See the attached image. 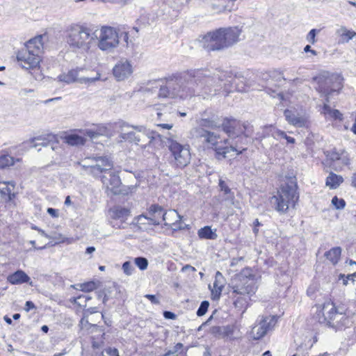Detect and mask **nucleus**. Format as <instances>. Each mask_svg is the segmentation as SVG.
Listing matches in <instances>:
<instances>
[{
  "label": "nucleus",
  "instance_id": "f257e3e1",
  "mask_svg": "<svg viewBox=\"0 0 356 356\" xmlns=\"http://www.w3.org/2000/svg\"><path fill=\"white\" fill-rule=\"evenodd\" d=\"M240 78L232 76L230 72L219 69H195L173 74L165 78V83L160 87L158 96L163 98L186 99L210 94L222 87L227 93L234 90L244 91Z\"/></svg>",
  "mask_w": 356,
  "mask_h": 356
},
{
  "label": "nucleus",
  "instance_id": "f03ea898",
  "mask_svg": "<svg viewBox=\"0 0 356 356\" xmlns=\"http://www.w3.org/2000/svg\"><path fill=\"white\" fill-rule=\"evenodd\" d=\"M314 318L321 324L333 329L341 330L348 327L351 320L345 314L342 307H337L332 302L327 301L315 306Z\"/></svg>",
  "mask_w": 356,
  "mask_h": 356
},
{
  "label": "nucleus",
  "instance_id": "7ed1b4c3",
  "mask_svg": "<svg viewBox=\"0 0 356 356\" xmlns=\"http://www.w3.org/2000/svg\"><path fill=\"white\" fill-rule=\"evenodd\" d=\"M241 34V29L238 26L220 28L203 37V47L207 51L223 50L238 42Z\"/></svg>",
  "mask_w": 356,
  "mask_h": 356
},
{
  "label": "nucleus",
  "instance_id": "20e7f679",
  "mask_svg": "<svg viewBox=\"0 0 356 356\" xmlns=\"http://www.w3.org/2000/svg\"><path fill=\"white\" fill-rule=\"evenodd\" d=\"M66 42L73 51H88L97 39V31L74 24L66 31Z\"/></svg>",
  "mask_w": 356,
  "mask_h": 356
},
{
  "label": "nucleus",
  "instance_id": "39448f33",
  "mask_svg": "<svg viewBox=\"0 0 356 356\" xmlns=\"http://www.w3.org/2000/svg\"><path fill=\"white\" fill-rule=\"evenodd\" d=\"M297 189V184L293 180L282 185L270 198L272 208L280 214H285L290 208H294L299 200Z\"/></svg>",
  "mask_w": 356,
  "mask_h": 356
},
{
  "label": "nucleus",
  "instance_id": "423d86ee",
  "mask_svg": "<svg viewBox=\"0 0 356 356\" xmlns=\"http://www.w3.org/2000/svg\"><path fill=\"white\" fill-rule=\"evenodd\" d=\"M42 38L43 36L40 35L29 40L18 51L17 60L22 68L33 70L39 67L43 49Z\"/></svg>",
  "mask_w": 356,
  "mask_h": 356
},
{
  "label": "nucleus",
  "instance_id": "0eeeda50",
  "mask_svg": "<svg viewBox=\"0 0 356 356\" xmlns=\"http://www.w3.org/2000/svg\"><path fill=\"white\" fill-rule=\"evenodd\" d=\"M318 86L316 90L325 97L327 102L330 98L338 95L343 87V78L338 74L323 72L314 77Z\"/></svg>",
  "mask_w": 356,
  "mask_h": 356
},
{
  "label": "nucleus",
  "instance_id": "6e6552de",
  "mask_svg": "<svg viewBox=\"0 0 356 356\" xmlns=\"http://www.w3.org/2000/svg\"><path fill=\"white\" fill-rule=\"evenodd\" d=\"M122 127H131L136 131H129L127 132H121L119 136L121 141L124 140L129 143H134L135 144L138 145L139 143L142 140V135L147 138L149 140L148 144L151 143L153 140H162L161 134L156 131L147 129L143 125H129V124L123 123Z\"/></svg>",
  "mask_w": 356,
  "mask_h": 356
},
{
  "label": "nucleus",
  "instance_id": "1a4fd4ad",
  "mask_svg": "<svg viewBox=\"0 0 356 356\" xmlns=\"http://www.w3.org/2000/svg\"><path fill=\"white\" fill-rule=\"evenodd\" d=\"M120 35L118 31L111 26H102L97 35V47L103 51L111 52L119 44Z\"/></svg>",
  "mask_w": 356,
  "mask_h": 356
},
{
  "label": "nucleus",
  "instance_id": "9d476101",
  "mask_svg": "<svg viewBox=\"0 0 356 356\" xmlns=\"http://www.w3.org/2000/svg\"><path fill=\"white\" fill-rule=\"evenodd\" d=\"M167 146L173 157L174 165L180 168L188 165L191 161V152L188 145H184L176 140L168 138Z\"/></svg>",
  "mask_w": 356,
  "mask_h": 356
},
{
  "label": "nucleus",
  "instance_id": "9b49d317",
  "mask_svg": "<svg viewBox=\"0 0 356 356\" xmlns=\"http://www.w3.org/2000/svg\"><path fill=\"white\" fill-rule=\"evenodd\" d=\"M231 287L236 295L249 296L254 294L257 285L254 277L237 275L232 280Z\"/></svg>",
  "mask_w": 356,
  "mask_h": 356
},
{
  "label": "nucleus",
  "instance_id": "f8f14e48",
  "mask_svg": "<svg viewBox=\"0 0 356 356\" xmlns=\"http://www.w3.org/2000/svg\"><path fill=\"white\" fill-rule=\"evenodd\" d=\"M192 138L200 143L204 148L216 149L218 146V140L220 139L219 134L206 129L202 127H195L190 131Z\"/></svg>",
  "mask_w": 356,
  "mask_h": 356
},
{
  "label": "nucleus",
  "instance_id": "ddd939ff",
  "mask_svg": "<svg viewBox=\"0 0 356 356\" xmlns=\"http://www.w3.org/2000/svg\"><path fill=\"white\" fill-rule=\"evenodd\" d=\"M275 316H259L250 332L251 337L254 340L263 338L275 325Z\"/></svg>",
  "mask_w": 356,
  "mask_h": 356
},
{
  "label": "nucleus",
  "instance_id": "4468645a",
  "mask_svg": "<svg viewBox=\"0 0 356 356\" xmlns=\"http://www.w3.org/2000/svg\"><path fill=\"white\" fill-rule=\"evenodd\" d=\"M88 161H94L95 164H81V167L86 173L91 175L95 177L99 176L103 172L110 171L113 166V162L106 156L92 157Z\"/></svg>",
  "mask_w": 356,
  "mask_h": 356
},
{
  "label": "nucleus",
  "instance_id": "2eb2a0df",
  "mask_svg": "<svg viewBox=\"0 0 356 356\" xmlns=\"http://www.w3.org/2000/svg\"><path fill=\"white\" fill-rule=\"evenodd\" d=\"M81 70H72L67 73H63L58 76L57 79L60 82H64L67 84H70L74 82H78L80 83H92L99 79L100 74H97L95 77L89 78L84 76H79V72Z\"/></svg>",
  "mask_w": 356,
  "mask_h": 356
},
{
  "label": "nucleus",
  "instance_id": "dca6fc26",
  "mask_svg": "<svg viewBox=\"0 0 356 356\" xmlns=\"http://www.w3.org/2000/svg\"><path fill=\"white\" fill-rule=\"evenodd\" d=\"M223 143L225 146H217L214 150L218 159L220 156L223 159L227 158L231 152H236V155H239L246 150V147H239L238 143L234 142V140H230L227 138L223 140Z\"/></svg>",
  "mask_w": 356,
  "mask_h": 356
},
{
  "label": "nucleus",
  "instance_id": "f3484780",
  "mask_svg": "<svg viewBox=\"0 0 356 356\" xmlns=\"http://www.w3.org/2000/svg\"><path fill=\"white\" fill-rule=\"evenodd\" d=\"M101 181L106 190L113 195L122 193L120 188L122 182L119 175L115 172H108L101 177Z\"/></svg>",
  "mask_w": 356,
  "mask_h": 356
},
{
  "label": "nucleus",
  "instance_id": "a211bd4d",
  "mask_svg": "<svg viewBox=\"0 0 356 356\" xmlns=\"http://www.w3.org/2000/svg\"><path fill=\"white\" fill-rule=\"evenodd\" d=\"M113 73L118 81H123L132 74V65L127 59L122 58L115 64Z\"/></svg>",
  "mask_w": 356,
  "mask_h": 356
},
{
  "label": "nucleus",
  "instance_id": "6ab92c4d",
  "mask_svg": "<svg viewBox=\"0 0 356 356\" xmlns=\"http://www.w3.org/2000/svg\"><path fill=\"white\" fill-rule=\"evenodd\" d=\"M165 211L162 207L158 204H152L149 209V217L145 215L138 216V221L142 222L143 220H147L149 221V225H157L163 221V216Z\"/></svg>",
  "mask_w": 356,
  "mask_h": 356
},
{
  "label": "nucleus",
  "instance_id": "aec40b11",
  "mask_svg": "<svg viewBox=\"0 0 356 356\" xmlns=\"http://www.w3.org/2000/svg\"><path fill=\"white\" fill-rule=\"evenodd\" d=\"M222 127L229 138L241 135V122L236 119H225Z\"/></svg>",
  "mask_w": 356,
  "mask_h": 356
},
{
  "label": "nucleus",
  "instance_id": "412c9836",
  "mask_svg": "<svg viewBox=\"0 0 356 356\" xmlns=\"http://www.w3.org/2000/svg\"><path fill=\"white\" fill-rule=\"evenodd\" d=\"M225 285V279L222 274L220 271H217L215 275V280L213 284V288L209 285V288L211 289V299L213 300H218L221 296L222 289Z\"/></svg>",
  "mask_w": 356,
  "mask_h": 356
},
{
  "label": "nucleus",
  "instance_id": "4be33fe9",
  "mask_svg": "<svg viewBox=\"0 0 356 356\" xmlns=\"http://www.w3.org/2000/svg\"><path fill=\"white\" fill-rule=\"evenodd\" d=\"M15 187V182L0 181V202H9L12 200L15 194L13 192Z\"/></svg>",
  "mask_w": 356,
  "mask_h": 356
},
{
  "label": "nucleus",
  "instance_id": "5701e85b",
  "mask_svg": "<svg viewBox=\"0 0 356 356\" xmlns=\"http://www.w3.org/2000/svg\"><path fill=\"white\" fill-rule=\"evenodd\" d=\"M284 115L288 123L294 127H303L307 124L306 118L295 111L286 109L284 112Z\"/></svg>",
  "mask_w": 356,
  "mask_h": 356
},
{
  "label": "nucleus",
  "instance_id": "b1692460",
  "mask_svg": "<svg viewBox=\"0 0 356 356\" xmlns=\"http://www.w3.org/2000/svg\"><path fill=\"white\" fill-rule=\"evenodd\" d=\"M7 280L9 283L13 285L28 283L30 286H33V282L30 281V277L22 270H18L9 275L7 277Z\"/></svg>",
  "mask_w": 356,
  "mask_h": 356
},
{
  "label": "nucleus",
  "instance_id": "393cba45",
  "mask_svg": "<svg viewBox=\"0 0 356 356\" xmlns=\"http://www.w3.org/2000/svg\"><path fill=\"white\" fill-rule=\"evenodd\" d=\"M163 216V221L165 225L171 226L173 229H180L181 227L178 225L181 220V216L175 210H170L165 212Z\"/></svg>",
  "mask_w": 356,
  "mask_h": 356
},
{
  "label": "nucleus",
  "instance_id": "a878e982",
  "mask_svg": "<svg viewBox=\"0 0 356 356\" xmlns=\"http://www.w3.org/2000/svg\"><path fill=\"white\" fill-rule=\"evenodd\" d=\"M110 217L113 220H120L121 223L124 222L130 216L129 209L116 206L111 208L108 211Z\"/></svg>",
  "mask_w": 356,
  "mask_h": 356
},
{
  "label": "nucleus",
  "instance_id": "bb28decb",
  "mask_svg": "<svg viewBox=\"0 0 356 356\" xmlns=\"http://www.w3.org/2000/svg\"><path fill=\"white\" fill-rule=\"evenodd\" d=\"M335 33L337 37H339V42L342 44L348 43L350 40L356 36L355 31L349 30L343 26L337 29Z\"/></svg>",
  "mask_w": 356,
  "mask_h": 356
},
{
  "label": "nucleus",
  "instance_id": "cd10ccee",
  "mask_svg": "<svg viewBox=\"0 0 356 356\" xmlns=\"http://www.w3.org/2000/svg\"><path fill=\"white\" fill-rule=\"evenodd\" d=\"M218 185L220 188V192L222 193V197L224 200L230 204H233L234 200V193L222 179H220L219 180Z\"/></svg>",
  "mask_w": 356,
  "mask_h": 356
},
{
  "label": "nucleus",
  "instance_id": "c85d7f7f",
  "mask_svg": "<svg viewBox=\"0 0 356 356\" xmlns=\"http://www.w3.org/2000/svg\"><path fill=\"white\" fill-rule=\"evenodd\" d=\"M343 181V178L342 176L330 172L326 179L325 184L330 189H336Z\"/></svg>",
  "mask_w": 356,
  "mask_h": 356
},
{
  "label": "nucleus",
  "instance_id": "c756f323",
  "mask_svg": "<svg viewBox=\"0 0 356 356\" xmlns=\"http://www.w3.org/2000/svg\"><path fill=\"white\" fill-rule=\"evenodd\" d=\"M329 102L325 101L323 105L321 113L324 114L325 118L334 119V120H341L342 114L336 109H332L327 104Z\"/></svg>",
  "mask_w": 356,
  "mask_h": 356
},
{
  "label": "nucleus",
  "instance_id": "7c9ffc66",
  "mask_svg": "<svg viewBox=\"0 0 356 356\" xmlns=\"http://www.w3.org/2000/svg\"><path fill=\"white\" fill-rule=\"evenodd\" d=\"M341 254V248L340 247H335V248H332L329 251H327L325 253V257L332 264L335 265L339 261Z\"/></svg>",
  "mask_w": 356,
  "mask_h": 356
},
{
  "label": "nucleus",
  "instance_id": "2f4dec72",
  "mask_svg": "<svg viewBox=\"0 0 356 356\" xmlns=\"http://www.w3.org/2000/svg\"><path fill=\"white\" fill-rule=\"evenodd\" d=\"M275 127L273 125H266L260 128L257 132L256 139L262 140L267 137H273L274 138Z\"/></svg>",
  "mask_w": 356,
  "mask_h": 356
},
{
  "label": "nucleus",
  "instance_id": "473e14b6",
  "mask_svg": "<svg viewBox=\"0 0 356 356\" xmlns=\"http://www.w3.org/2000/svg\"><path fill=\"white\" fill-rule=\"evenodd\" d=\"M198 236L204 239H216L218 237L216 230H212L211 227L205 226L198 230Z\"/></svg>",
  "mask_w": 356,
  "mask_h": 356
},
{
  "label": "nucleus",
  "instance_id": "72a5a7b5",
  "mask_svg": "<svg viewBox=\"0 0 356 356\" xmlns=\"http://www.w3.org/2000/svg\"><path fill=\"white\" fill-rule=\"evenodd\" d=\"M66 142L70 145H84L86 139L76 134H71L66 138Z\"/></svg>",
  "mask_w": 356,
  "mask_h": 356
},
{
  "label": "nucleus",
  "instance_id": "f704fd0d",
  "mask_svg": "<svg viewBox=\"0 0 356 356\" xmlns=\"http://www.w3.org/2000/svg\"><path fill=\"white\" fill-rule=\"evenodd\" d=\"M253 126L248 122H241V136L247 138L250 137L253 133Z\"/></svg>",
  "mask_w": 356,
  "mask_h": 356
},
{
  "label": "nucleus",
  "instance_id": "c9c22d12",
  "mask_svg": "<svg viewBox=\"0 0 356 356\" xmlns=\"http://www.w3.org/2000/svg\"><path fill=\"white\" fill-rule=\"evenodd\" d=\"M14 164V159L8 154H3L0 156V168L12 165Z\"/></svg>",
  "mask_w": 356,
  "mask_h": 356
},
{
  "label": "nucleus",
  "instance_id": "e433bc0d",
  "mask_svg": "<svg viewBox=\"0 0 356 356\" xmlns=\"http://www.w3.org/2000/svg\"><path fill=\"white\" fill-rule=\"evenodd\" d=\"M80 290L84 292H90L95 290L97 287L96 284L94 282H88L81 284L79 285Z\"/></svg>",
  "mask_w": 356,
  "mask_h": 356
},
{
  "label": "nucleus",
  "instance_id": "4c0bfd02",
  "mask_svg": "<svg viewBox=\"0 0 356 356\" xmlns=\"http://www.w3.org/2000/svg\"><path fill=\"white\" fill-rule=\"evenodd\" d=\"M136 265L142 270H145L148 266V261L146 258L138 257L135 258Z\"/></svg>",
  "mask_w": 356,
  "mask_h": 356
},
{
  "label": "nucleus",
  "instance_id": "58836bf2",
  "mask_svg": "<svg viewBox=\"0 0 356 356\" xmlns=\"http://www.w3.org/2000/svg\"><path fill=\"white\" fill-rule=\"evenodd\" d=\"M209 306V302L207 300L202 301L197 311V315L202 316L206 314Z\"/></svg>",
  "mask_w": 356,
  "mask_h": 356
},
{
  "label": "nucleus",
  "instance_id": "ea45409f",
  "mask_svg": "<svg viewBox=\"0 0 356 356\" xmlns=\"http://www.w3.org/2000/svg\"><path fill=\"white\" fill-rule=\"evenodd\" d=\"M332 203L337 209H342L346 206L345 200L343 199H339L337 196L332 198Z\"/></svg>",
  "mask_w": 356,
  "mask_h": 356
},
{
  "label": "nucleus",
  "instance_id": "a19ab883",
  "mask_svg": "<svg viewBox=\"0 0 356 356\" xmlns=\"http://www.w3.org/2000/svg\"><path fill=\"white\" fill-rule=\"evenodd\" d=\"M215 127H216L215 123L212 120H209L207 119H202L199 122L198 127H202V128L207 129V128L213 129Z\"/></svg>",
  "mask_w": 356,
  "mask_h": 356
},
{
  "label": "nucleus",
  "instance_id": "79ce46f5",
  "mask_svg": "<svg viewBox=\"0 0 356 356\" xmlns=\"http://www.w3.org/2000/svg\"><path fill=\"white\" fill-rule=\"evenodd\" d=\"M31 143L33 144L32 145L33 147H36L38 145H42V146H47V141L45 138L42 137H36L32 139Z\"/></svg>",
  "mask_w": 356,
  "mask_h": 356
},
{
  "label": "nucleus",
  "instance_id": "37998d69",
  "mask_svg": "<svg viewBox=\"0 0 356 356\" xmlns=\"http://www.w3.org/2000/svg\"><path fill=\"white\" fill-rule=\"evenodd\" d=\"M48 237L49 239L53 240L55 243H60L65 242V237L60 234L53 233L50 234Z\"/></svg>",
  "mask_w": 356,
  "mask_h": 356
},
{
  "label": "nucleus",
  "instance_id": "c03bdc74",
  "mask_svg": "<svg viewBox=\"0 0 356 356\" xmlns=\"http://www.w3.org/2000/svg\"><path fill=\"white\" fill-rule=\"evenodd\" d=\"M318 32H319L318 30L315 29H312L307 35V40L311 44H314L316 42V35Z\"/></svg>",
  "mask_w": 356,
  "mask_h": 356
},
{
  "label": "nucleus",
  "instance_id": "a18cd8bd",
  "mask_svg": "<svg viewBox=\"0 0 356 356\" xmlns=\"http://www.w3.org/2000/svg\"><path fill=\"white\" fill-rule=\"evenodd\" d=\"M122 269L126 275H130L132 274V272L134 268L130 261H125L122 264Z\"/></svg>",
  "mask_w": 356,
  "mask_h": 356
},
{
  "label": "nucleus",
  "instance_id": "49530a36",
  "mask_svg": "<svg viewBox=\"0 0 356 356\" xmlns=\"http://www.w3.org/2000/svg\"><path fill=\"white\" fill-rule=\"evenodd\" d=\"M339 164H341V165H347L349 164V158L348 156V154L346 152H341V154L339 157V159L338 161Z\"/></svg>",
  "mask_w": 356,
  "mask_h": 356
},
{
  "label": "nucleus",
  "instance_id": "de8ad7c7",
  "mask_svg": "<svg viewBox=\"0 0 356 356\" xmlns=\"http://www.w3.org/2000/svg\"><path fill=\"white\" fill-rule=\"evenodd\" d=\"M102 356H119V353L116 348H108L102 352Z\"/></svg>",
  "mask_w": 356,
  "mask_h": 356
},
{
  "label": "nucleus",
  "instance_id": "09e8293b",
  "mask_svg": "<svg viewBox=\"0 0 356 356\" xmlns=\"http://www.w3.org/2000/svg\"><path fill=\"white\" fill-rule=\"evenodd\" d=\"M227 139H230V140H234V142H237L239 147H243V145L247 143V138H244L241 135H239L238 136L228 138Z\"/></svg>",
  "mask_w": 356,
  "mask_h": 356
},
{
  "label": "nucleus",
  "instance_id": "8fccbe9b",
  "mask_svg": "<svg viewBox=\"0 0 356 356\" xmlns=\"http://www.w3.org/2000/svg\"><path fill=\"white\" fill-rule=\"evenodd\" d=\"M341 154V152H337L336 150H333V151H332L330 152H328L327 156L332 161L337 162L339 159V157H340Z\"/></svg>",
  "mask_w": 356,
  "mask_h": 356
},
{
  "label": "nucleus",
  "instance_id": "3c124183",
  "mask_svg": "<svg viewBox=\"0 0 356 356\" xmlns=\"http://www.w3.org/2000/svg\"><path fill=\"white\" fill-rule=\"evenodd\" d=\"M274 131V138L275 140H279L280 138H282L286 136V133L284 131L277 129L275 127Z\"/></svg>",
  "mask_w": 356,
  "mask_h": 356
},
{
  "label": "nucleus",
  "instance_id": "603ef678",
  "mask_svg": "<svg viewBox=\"0 0 356 356\" xmlns=\"http://www.w3.org/2000/svg\"><path fill=\"white\" fill-rule=\"evenodd\" d=\"M85 134H86V136H88L91 139L97 138L100 135V134L98 131L90 130V129L86 130Z\"/></svg>",
  "mask_w": 356,
  "mask_h": 356
},
{
  "label": "nucleus",
  "instance_id": "864d4df0",
  "mask_svg": "<svg viewBox=\"0 0 356 356\" xmlns=\"http://www.w3.org/2000/svg\"><path fill=\"white\" fill-rule=\"evenodd\" d=\"M72 302L80 307H86V302H84V299L79 300V296L74 298Z\"/></svg>",
  "mask_w": 356,
  "mask_h": 356
},
{
  "label": "nucleus",
  "instance_id": "5fc2aeb1",
  "mask_svg": "<svg viewBox=\"0 0 356 356\" xmlns=\"http://www.w3.org/2000/svg\"><path fill=\"white\" fill-rule=\"evenodd\" d=\"M47 213L53 218L58 217V211L57 209L54 208H48Z\"/></svg>",
  "mask_w": 356,
  "mask_h": 356
},
{
  "label": "nucleus",
  "instance_id": "6e6d98bb",
  "mask_svg": "<svg viewBox=\"0 0 356 356\" xmlns=\"http://www.w3.org/2000/svg\"><path fill=\"white\" fill-rule=\"evenodd\" d=\"M35 308L34 303L32 301H26L25 304L24 309L26 312H29L31 309Z\"/></svg>",
  "mask_w": 356,
  "mask_h": 356
},
{
  "label": "nucleus",
  "instance_id": "4d7b16f0",
  "mask_svg": "<svg viewBox=\"0 0 356 356\" xmlns=\"http://www.w3.org/2000/svg\"><path fill=\"white\" fill-rule=\"evenodd\" d=\"M148 300H149L154 304H159V300L154 295L147 294L145 296Z\"/></svg>",
  "mask_w": 356,
  "mask_h": 356
},
{
  "label": "nucleus",
  "instance_id": "13d9d810",
  "mask_svg": "<svg viewBox=\"0 0 356 356\" xmlns=\"http://www.w3.org/2000/svg\"><path fill=\"white\" fill-rule=\"evenodd\" d=\"M163 316L166 319H175V318H176V315L174 313L169 312V311L164 312Z\"/></svg>",
  "mask_w": 356,
  "mask_h": 356
},
{
  "label": "nucleus",
  "instance_id": "bf43d9fd",
  "mask_svg": "<svg viewBox=\"0 0 356 356\" xmlns=\"http://www.w3.org/2000/svg\"><path fill=\"white\" fill-rule=\"evenodd\" d=\"M88 325H89L88 321L85 316H83L80 321V326L83 329L86 327Z\"/></svg>",
  "mask_w": 356,
  "mask_h": 356
},
{
  "label": "nucleus",
  "instance_id": "052dcab7",
  "mask_svg": "<svg viewBox=\"0 0 356 356\" xmlns=\"http://www.w3.org/2000/svg\"><path fill=\"white\" fill-rule=\"evenodd\" d=\"M182 348H183V344H182L181 343H177V344L174 346V348H173V349H172V352L174 353V354H175V353H178V352H179V350L180 349H181Z\"/></svg>",
  "mask_w": 356,
  "mask_h": 356
},
{
  "label": "nucleus",
  "instance_id": "680f3d73",
  "mask_svg": "<svg viewBox=\"0 0 356 356\" xmlns=\"http://www.w3.org/2000/svg\"><path fill=\"white\" fill-rule=\"evenodd\" d=\"M304 51L305 52H311L313 55H315V56L317 54L316 51L314 49H312L311 46L309 44H307L305 47Z\"/></svg>",
  "mask_w": 356,
  "mask_h": 356
},
{
  "label": "nucleus",
  "instance_id": "e2e57ef3",
  "mask_svg": "<svg viewBox=\"0 0 356 356\" xmlns=\"http://www.w3.org/2000/svg\"><path fill=\"white\" fill-rule=\"evenodd\" d=\"M121 37L123 38V40L126 42V45L127 46L129 44V33L127 32H122L121 33Z\"/></svg>",
  "mask_w": 356,
  "mask_h": 356
},
{
  "label": "nucleus",
  "instance_id": "0e129e2a",
  "mask_svg": "<svg viewBox=\"0 0 356 356\" xmlns=\"http://www.w3.org/2000/svg\"><path fill=\"white\" fill-rule=\"evenodd\" d=\"M191 270V271H192V272H195V271H196V269H195V267H193V266H191V265H188V264H187V265L184 266L182 268V270H183V271H185V270Z\"/></svg>",
  "mask_w": 356,
  "mask_h": 356
},
{
  "label": "nucleus",
  "instance_id": "69168bd1",
  "mask_svg": "<svg viewBox=\"0 0 356 356\" xmlns=\"http://www.w3.org/2000/svg\"><path fill=\"white\" fill-rule=\"evenodd\" d=\"M79 299H84V302H87L88 300L92 299V297L90 296L89 295H81L79 296Z\"/></svg>",
  "mask_w": 356,
  "mask_h": 356
},
{
  "label": "nucleus",
  "instance_id": "338daca9",
  "mask_svg": "<svg viewBox=\"0 0 356 356\" xmlns=\"http://www.w3.org/2000/svg\"><path fill=\"white\" fill-rule=\"evenodd\" d=\"M351 186L356 188V172H354L351 177Z\"/></svg>",
  "mask_w": 356,
  "mask_h": 356
},
{
  "label": "nucleus",
  "instance_id": "774afa93",
  "mask_svg": "<svg viewBox=\"0 0 356 356\" xmlns=\"http://www.w3.org/2000/svg\"><path fill=\"white\" fill-rule=\"evenodd\" d=\"M348 280H353L356 278V271L352 274H348L347 276H345Z\"/></svg>",
  "mask_w": 356,
  "mask_h": 356
}]
</instances>
